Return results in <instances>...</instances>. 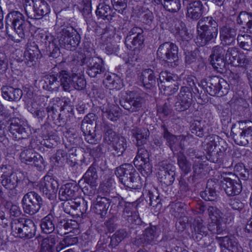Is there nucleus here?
<instances>
[{"label": "nucleus", "mask_w": 252, "mask_h": 252, "mask_svg": "<svg viewBox=\"0 0 252 252\" xmlns=\"http://www.w3.org/2000/svg\"><path fill=\"white\" fill-rule=\"evenodd\" d=\"M80 40V35L72 27L66 26H62L57 30L56 38L49 34L43 39L47 51L52 57L59 52V46L69 49L70 46L74 47L78 45Z\"/></svg>", "instance_id": "nucleus-1"}, {"label": "nucleus", "mask_w": 252, "mask_h": 252, "mask_svg": "<svg viewBox=\"0 0 252 252\" xmlns=\"http://www.w3.org/2000/svg\"><path fill=\"white\" fill-rule=\"evenodd\" d=\"M102 161L100 158H95L93 164L89 168L82 179L79 181V185L82 188L84 194L93 196L97 193L98 176L94 166H98V162Z\"/></svg>", "instance_id": "nucleus-2"}, {"label": "nucleus", "mask_w": 252, "mask_h": 252, "mask_svg": "<svg viewBox=\"0 0 252 252\" xmlns=\"http://www.w3.org/2000/svg\"><path fill=\"white\" fill-rule=\"evenodd\" d=\"M115 174L121 182L127 188L137 189L141 186L139 176L130 164L126 163L117 167Z\"/></svg>", "instance_id": "nucleus-3"}, {"label": "nucleus", "mask_w": 252, "mask_h": 252, "mask_svg": "<svg viewBox=\"0 0 252 252\" xmlns=\"http://www.w3.org/2000/svg\"><path fill=\"white\" fill-rule=\"evenodd\" d=\"M115 174L121 182L127 188L137 189L141 186L139 176L130 164L126 163L117 167Z\"/></svg>", "instance_id": "nucleus-4"}, {"label": "nucleus", "mask_w": 252, "mask_h": 252, "mask_svg": "<svg viewBox=\"0 0 252 252\" xmlns=\"http://www.w3.org/2000/svg\"><path fill=\"white\" fill-rule=\"evenodd\" d=\"M11 230L13 235L17 237L31 239L35 235L36 227L32 220L21 219L12 222Z\"/></svg>", "instance_id": "nucleus-5"}, {"label": "nucleus", "mask_w": 252, "mask_h": 252, "mask_svg": "<svg viewBox=\"0 0 252 252\" xmlns=\"http://www.w3.org/2000/svg\"><path fill=\"white\" fill-rule=\"evenodd\" d=\"M208 212L212 221L209 225L208 229L213 233H221L225 230L226 223H229L228 218L215 207L209 206Z\"/></svg>", "instance_id": "nucleus-6"}, {"label": "nucleus", "mask_w": 252, "mask_h": 252, "mask_svg": "<svg viewBox=\"0 0 252 252\" xmlns=\"http://www.w3.org/2000/svg\"><path fill=\"white\" fill-rule=\"evenodd\" d=\"M6 20L7 24L11 25L19 37L17 38L14 36H11V39L16 42H20L21 39L25 37L27 26L24 16L19 11H13L7 14Z\"/></svg>", "instance_id": "nucleus-7"}, {"label": "nucleus", "mask_w": 252, "mask_h": 252, "mask_svg": "<svg viewBox=\"0 0 252 252\" xmlns=\"http://www.w3.org/2000/svg\"><path fill=\"white\" fill-rule=\"evenodd\" d=\"M178 48L174 43L166 42L159 46L157 51L158 57L168 63V66L175 67L179 63Z\"/></svg>", "instance_id": "nucleus-8"}, {"label": "nucleus", "mask_w": 252, "mask_h": 252, "mask_svg": "<svg viewBox=\"0 0 252 252\" xmlns=\"http://www.w3.org/2000/svg\"><path fill=\"white\" fill-rule=\"evenodd\" d=\"M239 126L232 130L235 143L240 145L245 146L252 144V122L244 121L239 122Z\"/></svg>", "instance_id": "nucleus-9"}, {"label": "nucleus", "mask_w": 252, "mask_h": 252, "mask_svg": "<svg viewBox=\"0 0 252 252\" xmlns=\"http://www.w3.org/2000/svg\"><path fill=\"white\" fill-rule=\"evenodd\" d=\"M22 204L24 212L33 215L40 210L42 204V199L36 192L31 191L24 196Z\"/></svg>", "instance_id": "nucleus-10"}, {"label": "nucleus", "mask_w": 252, "mask_h": 252, "mask_svg": "<svg viewBox=\"0 0 252 252\" xmlns=\"http://www.w3.org/2000/svg\"><path fill=\"white\" fill-rule=\"evenodd\" d=\"M58 186V182L49 175L44 176L38 185L40 192L50 200L56 198Z\"/></svg>", "instance_id": "nucleus-11"}, {"label": "nucleus", "mask_w": 252, "mask_h": 252, "mask_svg": "<svg viewBox=\"0 0 252 252\" xmlns=\"http://www.w3.org/2000/svg\"><path fill=\"white\" fill-rule=\"evenodd\" d=\"M158 166L159 171L158 177L160 182L166 186L171 185L175 180V175L173 167L167 160L159 162Z\"/></svg>", "instance_id": "nucleus-12"}, {"label": "nucleus", "mask_w": 252, "mask_h": 252, "mask_svg": "<svg viewBox=\"0 0 252 252\" xmlns=\"http://www.w3.org/2000/svg\"><path fill=\"white\" fill-rule=\"evenodd\" d=\"M159 88L163 89L165 95H171L178 90V87L175 85L172 74L166 71H162L159 75L158 80Z\"/></svg>", "instance_id": "nucleus-13"}, {"label": "nucleus", "mask_w": 252, "mask_h": 252, "mask_svg": "<svg viewBox=\"0 0 252 252\" xmlns=\"http://www.w3.org/2000/svg\"><path fill=\"white\" fill-rule=\"evenodd\" d=\"M163 136L174 153H182L186 140L185 136L174 135L169 132L166 129H164Z\"/></svg>", "instance_id": "nucleus-14"}, {"label": "nucleus", "mask_w": 252, "mask_h": 252, "mask_svg": "<svg viewBox=\"0 0 252 252\" xmlns=\"http://www.w3.org/2000/svg\"><path fill=\"white\" fill-rule=\"evenodd\" d=\"M192 99V93L190 89L187 87H182L175 103L176 109L179 111L188 109L191 104Z\"/></svg>", "instance_id": "nucleus-15"}, {"label": "nucleus", "mask_w": 252, "mask_h": 252, "mask_svg": "<svg viewBox=\"0 0 252 252\" xmlns=\"http://www.w3.org/2000/svg\"><path fill=\"white\" fill-rule=\"evenodd\" d=\"M225 53V49L221 46H217L213 48V54L210 56L212 66L219 71H222L225 67L226 61L224 57Z\"/></svg>", "instance_id": "nucleus-16"}, {"label": "nucleus", "mask_w": 252, "mask_h": 252, "mask_svg": "<svg viewBox=\"0 0 252 252\" xmlns=\"http://www.w3.org/2000/svg\"><path fill=\"white\" fill-rule=\"evenodd\" d=\"M197 35L195 39V43L200 46L205 45L208 42L216 38L218 30L214 28H197Z\"/></svg>", "instance_id": "nucleus-17"}, {"label": "nucleus", "mask_w": 252, "mask_h": 252, "mask_svg": "<svg viewBox=\"0 0 252 252\" xmlns=\"http://www.w3.org/2000/svg\"><path fill=\"white\" fill-rule=\"evenodd\" d=\"M222 252H243L241 247L237 245V243L233 237H217Z\"/></svg>", "instance_id": "nucleus-18"}, {"label": "nucleus", "mask_w": 252, "mask_h": 252, "mask_svg": "<svg viewBox=\"0 0 252 252\" xmlns=\"http://www.w3.org/2000/svg\"><path fill=\"white\" fill-rule=\"evenodd\" d=\"M128 96L127 101L122 105L125 109L132 113L139 111L142 106L143 98L134 92H130Z\"/></svg>", "instance_id": "nucleus-19"}, {"label": "nucleus", "mask_w": 252, "mask_h": 252, "mask_svg": "<svg viewBox=\"0 0 252 252\" xmlns=\"http://www.w3.org/2000/svg\"><path fill=\"white\" fill-rule=\"evenodd\" d=\"M32 3V19H39L50 12V7L44 0H33Z\"/></svg>", "instance_id": "nucleus-20"}, {"label": "nucleus", "mask_w": 252, "mask_h": 252, "mask_svg": "<svg viewBox=\"0 0 252 252\" xmlns=\"http://www.w3.org/2000/svg\"><path fill=\"white\" fill-rule=\"evenodd\" d=\"M224 82L223 79L214 76L209 78L207 81L205 82L206 90L207 92L212 96L216 95H222L223 94L221 91V84Z\"/></svg>", "instance_id": "nucleus-21"}, {"label": "nucleus", "mask_w": 252, "mask_h": 252, "mask_svg": "<svg viewBox=\"0 0 252 252\" xmlns=\"http://www.w3.org/2000/svg\"><path fill=\"white\" fill-rule=\"evenodd\" d=\"M221 186L228 195H236L242 190L241 185L230 178H224L221 181Z\"/></svg>", "instance_id": "nucleus-22"}, {"label": "nucleus", "mask_w": 252, "mask_h": 252, "mask_svg": "<svg viewBox=\"0 0 252 252\" xmlns=\"http://www.w3.org/2000/svg\"><path fill=\"white\" fill-rule=\"evenodd\" d=\"M79 189L78 186L74 183H67L61 187L59 190V197L61 200H71L76 196Z\"/></svg>", "instance_id": "nucleus-23"}, {"label": "nucleus", "mask_w": 252, "mask_h": 252, "mask_svg": "<svg viewBox=\"0 0 252 252\" xmlns=\"http://www.w3.org/2000/svg\"><path fill=\"white\" fill-rule=\"evenodd\" d=\"M105 70L103 61L101 59L90 58L87 73L90 77H95L97 74L103 73Z\"/></svg>", "instance_id": "nucleus-24"}, {"label": "nucleus", "mask_w": 252, "mask_h": 252, "mask_svg": "<svg viewBox=\"0 0 252 252\" xmlns=\"http://www.w3.org/2000/svg\"><path fill=\"white\" fill-rule=\"evenodd\" d=\"M110 203V200L107 198L97 196L92 206V210L95 214L100 215V217L103 218L107 214Z\"/></svg>", "instance_id": "nucleus-25"}, {"label": "nucleus", "mask_w": 252, "mask_h": 252, "mask_svg": "<svg viewBox=\"0 0 252 252\" xmlns=\"http://www.w3.org/2000/svg\"><path fill=\"white\" fill-rule=\"evenodd\" d=\"M203 5L200 0L190 1L187 7V17L193 20H197L202 14Z\"/></svg>", "instance_id": "nucleus-26"}, {"label": "nucleus", "mask_w": 252, "mask_h": 252, "mask_svg": "<svg viewBox=\"0 0 252 252\" xmlns=\"http://www.w3.org/2000/svg\"><path fill=\"white\" fill-rule=\"evenodd\" d=\"M139 79L143 87L147 89H152L156 84V78L154 71L149 68L142 71Z\"/></svg>", "instance_id": "nucleus-27"}, {"label": "nucleus", "mask_w": 252, "mask_h": 252, "mask_svg": "<svg viewBox=\"0 0 252 252\" xmlns=\"http://www.w3.org/2000/svg\"><path fill=\"white\" fill-rule=\"evenodd\" d=\"M220 142V137L216 135H209L207 136L203 143V146L206 152L209 156H216L217 146Z\"/></svg>", "instance_id": "nucleus-28"}, {"label": "nucleus", "mask_w": 252, "mask_h": 252, "mask_svg": "<svg viewBox=\"0 0 252 252\" xmlns=\"http://www.w3.org/2000/svg\"><path fill=\"white\" fill-rule=\"evenodd\" d=\"M77 225V222L75 220L60 219L57 225V230L58 233L60 235H66L71 232Z\"/></svg>", "instance_id": "nucleus-29"}, {"label": "nucleus", "mask_w": 252, "mask_h": 252, "mask_svg": "<svg viewBox=\"0 0 252 252\" xmlns=\"http://www.w3.org/2000/svg\"><path fill=\"white\" fill-rule=\"evenodd\" d=\"M121 108L114 104H107L103 106L102 112L104 117L112 121H115L121 115Z\"/></svg>", "instance_id": "nucleus-30"}, {"label": "nucleus", "mask_w": 252, "mask_h": 252, "mask_svg": "<svg viewBox=\"0 0 252 252\" xmlns=\"http://www.w3.org/2000/svg\"><path fill=\"white\" fill-rule=\"evenodd\" d=\"M74 74L66 70H62L58 73L60 79V86H61L65 91H69L72 89V82L73 81Z\"/></svg>", "instance_id": "nucleus-31"}, {"label": "nucleus", "mask_w": 252, "mask_h": 252, "mask_svg": "<svg viewBox=\"0 0 252 252\" xmlns=\"http://www.w3.org/2000/svg\"><path fill=\"white\" fill-rule=\"evenodd\" d=\"M1 89L3 97L9 101L18 100L21 98L23 94L22 91L20 89L4 86Z\"/></svg>", "instance_id": "nucleus-32"}, {"label": "nucleus", "mask_w": 252, "mask_h": 252, "mask_svg": "<svg viewBox=\"0 0 252 252\" xmlns=\"http://www.w3.org/2000/svg\"><path fill=\"white\" fill-rule=\"evenodd\" d=\"M237 35L236 30L233 28L224 26L220 30L221 41L225 44L230 45L235 40Z\"/></svg>", "instance_id": "nucleus-33"}, {"label": "nucleus", "mask_w": 252, "mask_h": 252, "mask_svg": "<svg viewBox=\"0 0 252 252\" xmlns=\"http://www.w3.org/2000/svg\"><path fill=\"white\" fill-rule=\"evenodd\" d=\"M144 37L142 34L135 35L133 37L126 36L125 43L127 48L130 49H138L141 48L143 45Z\"/></svg>", "instance_id": "nucleus-34"}, {"label": "nucleus", "mask_w": 252, "mask_h": 252, "mask_svg": "<svg viewBox=\"0 0 252 252\" xmlns=\"http://www.w3.org/2000/svg\"><path fill=\"white\" fill-rule=\"evenodd\" d=\"M58 242V237L55 235H51L43 239L41 244V252H53L55 245Z\"/></svg>", "instance_id": "nucleus-35"}, {"label": "nucleus", "mask_w": 252, "mask_h": 252, "mask_svg": "<svg viewBox=\"0 0 252 252\" xmlns=\"http://www.w3.org/2000/svg\"><path fill=\"white\" fill-rule=\"evenodd\" d=\"M54 217L52 213L44 217L41 220L40 227L42 231L46 234L52 233L55 229V224L53 222Z\"/></svg>", "instance_id": "nucleus-36"}, {"label": "nucleus", "mask_w": 252, "mask_h": 252, "mask_svg": "<svg viewBox=\"0 0 252 252\" xmlns=\"http://www.w3.org/2000/svg\"><path fill=\"white\" fill-rule=\"evenodd\" d=\"M114 152L113 154L114 157L121 156L126 147V138L120 135H118L117 140L112 144Z\"/></svg>", "instance_id": "nucleus-37"}, {"label": "nucleus", "mask_w": 252, "mask_h": 252, "mask_svg": "<svg viewBox=\"0 0 252 252\" xmlns=\"http://www.w3.org/2000/svg\"><path fill=\"white\" fill-rule=\"evenodd\" d=\"M214 183L212 181H208L205 191L201 192V197L206 201H214L217 198V194L215 188L214 187Z\"/></svg>", "instance_id": "nucleus-38"}, {"label": "nucleus", "mask_w": 252, "mask_h": 252, "mask_svg": "<svg viewBox=\"0 0 252 252\" xmlns=\"http://www.w3.org/2000/svg\"><path fill=\"white\" fill-rule=\"evenodd\" d=\"M194 231L195 239L198 241L202 238L203 236H206L207 231L206 227L203 224V220L200 218H197L194 220Z\"/></svg>", "instance_id": "nucleus-39"}, {"label": "nucleus", "mask_w": 252, "mask_h": 252, "mask_svg": "<svg viewBox=\"0 0 252 252\" xmlns=\"http://www.w3.org/2000/svg\"><path fill=\"white\" fill-rule=\"evenodd\" d=\"M96 14L98 17L108 21L111 20L113 16L110 7L104 3L99 4L97 6Z\"/></svg>", "instance_id": "nucleus-40"}, {"label": "nucleus", "mask_w": 252, "mask_h": 252, "mask_svg": "<svg viewBox=\"0 0 252 252\" xmlns=\"http://www.w3.org/2000/svg\"><path fill=\"white\" fill-rule=\"evenodd\" d=\"M157 237L156 226H150L145 229L140 239L141 242L143 243H150L153 242Z\"/></svg>", "instance_id": "nucleus-41"}, {"label": "nucleus", "mask_w": 252, "mask_h": 252, "mask_svg": "<svg viewBox=\"0 0 252 252\" xmlns=\"http://www.w3.org/2000/svg\"><path fill=\"white\" fill-rule=\"evenodd\" d=\"M104 83L106 87L110 90H119L121 88L122 86V81L121 79L116 76L115 74L107 76L106 79L104 81Z\"/></svg>", "instance_id": "nucleus-42"}, {"label": "nucleus", "mask_w": 252, "mask_h": 252, "mask_svg": "<svg viewBox=\"0 0 252 252\" xmlns=\"http://www.w3.org/2000/svg\"><path fill=\"white\" fill-rule=\"evenodd\" d=\"M39 52L38 47L34 42L28 43L24 55L27 59L32 61L35 59H37Z\"/></svg>", "instance_id": "nucleus-43"}, {"label": "nucleus", "mask_w": 252, "mask_h": 252, "mask_svg": "<svg viewBox=\"0 0 252 252\" xmlns=\"http://www.w3.org/2000/svg\"><path fill=\"white\" fill-rule=\"evenodd\" d=\"M239 24L246 25L247 30L252 32V14L245 11L240 12L237 18Z\"/></svg>", "instance_id": "nucleus-44"}, {"label": "nucleus", "mask_w": 252, "mask_h": 252, "mask_svg": "<svg viewBox=\"0 0 252 252\" xmlns=\"http://www.w3.org/2000/svg\"><path fill=\"white\" fill-rule=\"evenodd\" d=\"M197 28L209 29L215 28L218 30V25L216 21L211 17H206L199 20Z\"/></svg>", "instance_id": "nucleus-45"}, {"label": "nucleus", "mask_w": 252, "mask_h": 252, "mask_svg": "<svg viewBox=\"0 0 252 252\" xmlns=\"http://www.w3.org/2000/svg\"><path fill=\"white\" fill-rule=\"evenodd\" d=\"M132 131L136 139L138 146L143 144L149 135V131L146 128H136L133 129Z\"/></svg>", "instance_id": "nucleus-46"}, {"label": "nucleus", "mask_w": 252, "mask_h": 252, "mask_svg": "<svg viewBox=\"0 0 252 252\" xmlns=\"http://www.w3.org/2000/svg\"><path fill=\"white\" fill-rule=\"evenodd\" d=\"M237 41L240 47L243 49L248 51L252 50V36L247 34H238Z\"/></svg>", "instance_id": "nucleus-47"}, {"label": "nucleus", "mask_w": 252, "mask_h": 252, "mask_svg": "<svg viewBox=\"0 0 252 252\" xmlns=\"http://www.w3.org/2000/svg\"><path fill=\"white\" fill-rule=\"evenodd\" d=\"M9 130L13 135L17 136V134L21 135L19 138H23L27 135L25 128H24L21 125H20L16 120L14 122H12L9 127Z\"/></svg>", "instance_id": "nucleus-48"}, {"label": "nucleus", "mask_w": 252, "mask_h": 252, "mask_svg": "<svg viewBox=\"0 0 252 252\" xmlns=\"http://www.w3.org/2000/svg\"><path fill=\"white\" fill-rule=\"evenodd\" d=\"M176 31V33L183 40H189L191 38V35L187 31L185 25L182 22L178 21L175 26Z\"/></svg>", "instance_id": "nucleus-49"}, {"label": "nucleus", "mask_w": 252, "mask_h": 252, "mask_svg": "<svg viewBox=\"0 0 252 252\" xmlns=\"http://www.w3.org/2000/svg\"><path fill=\"white\" fill-rule=\"evenodd\" d=\"M18 182L17 174L15 173L10 176L2 179L1 184L5 188L9 189H15Z\"/></svg>", "instance_id": "nucleus-50"}, {"label": "nucleus", "mask_w": 252, "mask_h": 252, "mask_svg": "<svg viewBox=\"0 0 252 252\" xmlns=\"http://www.w3.org/2000/svg\"><path fill=\"white\" fill-rule=\"evenodd\" d=\"M163 6L168 11L172 13L178 12L181 8L180 0H163Z\"/></svg>", "instance_id": "nucleus-51"}, {"label": "nucleus", "mask_w": 252, "mask_h": 252, "mask_svg": "<svg viewBox=\"0 0 252 252\" xmlns=\"http://www.w3.org/2000/svg\"><path fill=\"white\" fill-rule=\"evenodd\" d=\"M239 55L238 49L237 48L230 47L226 51L225 59L228 63H233L237 60Z\"/></svg>", "instance_id": "nucleus-52"}, {"label": "nucleus", "mask_w": 252, "mask_h": 252, "mask_svg": "<svg viewBox=\"0 0 252 252\" xmlns=\"http://www.w3.org/2000/svg\"><path fill=\"white\" fill-rule=\"evenodd\" d=\"M72 84V89L74 88L78 90H81L85 88L86 83L83 77L74 73L73 81Z\"/></svg>", "instance_id": "nucleus-53"}, {"label": "nucleus", "mask_w": 252, "mask_h": 252, "mask_svg": "<svg viewBox=\"0 0 252 252\" xmlns=\"http://www.w3.org/2000/svg\"><path fill=\"white\" fill-rule=\"evenodd\" d=\"M73 2L81 4L80 8L82 9L83 14L85 15H89L92 11L91 0H73Z\"/></svg>", "instance_id": "nucleus-54"}, {"label": "nucleus", "mask_w": 252, "mask_h": 252, "mask_svg": "<svg viewBox=\"0 0 252 252\" xmlns=\"http://www.w3.org/2000/svg\"><path fill=\"white\" fill-rule=\"evenodd\" d=\"M128 234L124 229H121L117 231L111 238V242L117 245L121 242L123 239L127 237Z\"/></svg>", "instance_id": "nucleus-55"}, {"label": "nucleus", "mask_w": 252, "mask_h": 252, "mask_svg": "<svg viewBox=\"0 0 252 252\" xmlns=\"http://www.w3.org/2000/svg\"><path fill=\"white\" fill-rule=\"evenodd\" d=\"M118 135L112 129H107L104 135V141L109 145H112L117 140Z\"/></svg>", "instance_id": "nucleus-56"}, {"label": "nucleus", "mask_w": 252, "mask_h": 252, "mask_svg": "<svg viewBox=\"0 0 252 252\" xmlns=\"http://www.w3.org/2000/svg\"><path fill=\"white\" fill-rule=\"evenodd\" d=\"M191 130L192 133L197 136L202 137L203 135L204 130L201 122L197 121H194L191 126Z\"/></svg>", "instance_id": "nucleus-57"}, {"label": "nucleus", "mask_w": 252, "mask_h": 252, "mask_svg": "<svg viewBox=\"0 0 252 252\" xmlns=\"http://www.w3.org/2000/svg\"><path fill=\"white\" fill-rule=\"evenodd\" d=\"M178 162L180 168L185 173L190 171L192 164L187 158H179Z\"/></svg>", "instance_id": "nucleus-58"}, {"label": "nucleus", "mask_w": 252, "mask_h": 252, "mask_svg": "<svg viewBox=\"0 0 252 252\" xmlns=\"http://www.w3.org/2000/svg\"><path fill=\"white\" fill-rule=\"evenodd\" d=\"M22 162L28 163V162H33L32 165L36 167L38 170H41L45 166L43 158H22Z\"/></svg>", "instance_id": "nucleus-59"}, {"label": "nucleus", "mask_w": 252, "mask_h": 252, "mask_svg": "<svg viewBox=\"0 0 252 252\" xmlns=\"http://www.w3.org/2000/svg\"><path fill=\"white\" fill-rule=\"evenodd\" d=\"M15 173L13 172L12 168L10 165H2L0 167V180L2 181V179L8 177L11 174Z\"/></svg>", "instance_id": "nucleus-60"}, {"label": "nucleus", "mask_w": 252, "mask_h": 252, "mask_svg": "<svg viewBox=\"0 0 252 252\" xmlns=\"http://www.w3.org/2000/svg\"><path fill=\"white\" fill-rule=\"evenodd\" d=\"M237 61L240 66L244 67L246 69H248L249 65H251L250 58L245 55L240 54Z\"/></svg>", "instance_id": "nucleus-61"}, {"label": "nucleus", "mask_w": 252, "mask_h": 252, "mask_svg": "<svg viewBox=\"0 0 252 252\" xmlns=\"http://www.w3.org/2000/svg\"><path fill=\"white\" fill-rule=\"evenodd\" d=\"M58 74L49 75L47 78V82L51 86H53L52 89H58L60 87V81H58Z\"/></svg>", "instance_id": "nucleus-62"}, {"label": "nucleus", "mask_w": 252, "mask_h": 252, "mask_svg": "<svg viewBox=\"0 0 252 252\" xmlns=\"http://www.w3.org/2000/svg\"><path fill=\"white\" fill-rule=\"evenodd\" d=\"M88 208L87 203L83 200V204L81 205L80 203H78L73 201L72 206H71V209H72L73 212L74 213L75 211H77L79 210L81 214H83L86 212Z\"/></svg>", "instance_id": "nucleus-63"}, {"label": "nucleus", "mask_w": 252, "mask_h": 252, "mask_svg": "<svg viewBox=\"0 0 252 252\" xmlns=\"http://www.w3.org/2000/svg\"><path fill=\"white\" fill-rule=\"evenodd\" d=\"M62 241L67 247L76 244L78 242V238L77 237L69 235L65 236Z\"/></svg>", "instance_id": "nucleus-64"}]
</instances>
